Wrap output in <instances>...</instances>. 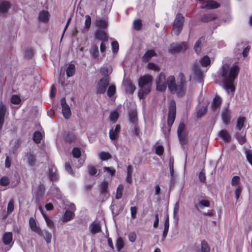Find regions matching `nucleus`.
<instances>
[{
  "label": "nucleus",
  "mask_w": 252,
  "mask_h": 252,
  "mask_svg": "<svg viewBox=\"0 0 252 252\" xmlns=\"http://www.w3.org/2000/svg\"><path fill=\"white\" fill-rule=\"evenodd\" d=\"M240 68L237 65H234L231 67L228 64H223L221 69L220 75L222 77V82L226 91L232 93L235 91L234 82L237 78Z\"/></svg>",
  "instance_id": "1"
},
{
  "label": "nucleus",
  "mask_w": 252,
  "mask_h": 252,
  "mask_svg": "<svg viewBox=\"0 0 252 252\" xmlns=\"http://www.w3.org/2000/svg\"><path fill=\"white\" fill-rule=\"evenodd\" d=\"M153 78L150 74H145L141 76L138 81L139 90L138 96L140 99H145L151 92Z\"/></svg>",
  "instance_id": "2"
},
{
  "label": "nucleus",
  "mask_w": 252,
  "mask_h": 252,
  "mask_svg": "<svg viewBox=\"0 0 252 252\" xmlns=\"http://www.w3.org/2000/svg\"><path fill=\"white\" fill-rule=\"evenodd\" d=\"M186 84L178 83L176 84L175 78L171 75L168 77V87L171 93H176L178 97H182L185 94Z\"/></svg>",
  "instance_id": "3"
},
{
  "label": "nucleus",
  "mask_w": 252,
  "mask_h": 252,
  "mask_svg": "<svg viewBox=\"0 0 252 252\" xmlns=\"http://www.w3.org/2000/svg\"><path fill=\"white\" fill-rule=\"evenodd\" d=\"M177 135L180 143L184 146L188 143V132L186 130V126L183 122L179 124L177 128Z\"/></svg>",
  "instance_id": "4"
},
{
  "label": "nucleus",
  "mask_w": 252,
  "mask_h": 252,
  "mask_svg": "<svg viewBox=\"0 0 252 252\" xmlns=\"http://www.w3.org/2000/svg\"><path fill=\"white\" fill-rule=\"evenodd\" d=\"M185 18L180 13H178L175 17L173 23L172 31L175 35H178L181 32L184 26Z\"/></svg>",
  "instance_id": "5"
},
{
  "label": "nucleus",
  "mask_w": 252,
  "mask_h": 252,
  "mask_svg": "<svg viewBox=\"0 0 252 252\" xmlns=\"http://www.w3.org/2000/svg\"><path fill=\"white\" fill-rule=\"evenodd\" d=\"M176 114V107L175 100H172L171 101L169 106V111L167 117V125L169 127V131H170V128L173 125Z\"/></svg>",
  "instance_id": "6"
},
{
  "label": "nucleus",
  "mask_w": 252,
  "mask_h": 252,
  "mask_svg": "<svg viewBox=\"0 0 252 252\" xmlns=\"http://www.w3.org/2000/svg\"><path fill=\"white\" fill-rule=\"evenodd\" d=\"M109 82L110 78L108 75H105L101 78L97 83L95 93L96 94H104L109 84Z\"/></svg>",
  "instance_id": "7"
},
{
  "label": "nucleus",
  "mask_w": 252,
  "mask_h": 252,
  "mask_svg": "<svg viewBox=\"0 0 252 252\" xmlns=\"http://www.w3.org/2000/svg\"><path fill=\"white\" fill-rule=\"evenodd\" d=\"M156 88L157 90L160 92H164L168 85V78L166 79L165 74L161 72L156 79Z\"/></svg>",
  "instance_id": "8"
},
{
  "label": "nucleus",
  "mask_w": 252,
  "mask_h": 252,
  "mask_svg": "<svg viewBox=\"0 0 252 252\" xmlns=\"http://www.w3.org/2000/svg\"><path fill=\"white\" fill-rule=\"evenodd\" d=\"M188 49V45L185 42H174L170 45L169 52L172 54L185 52Z\"/></svg>",
  "instance_id": "9"
},
{
  "label": "nucleus",
  "mask_w": 252,
  "mask_h": 252,
  "mask_svg": "<svg viewBox=\"0 0 252 252\" xmlns=\"http://www.w3.org/2000/svg\"><path fill=\"white\" fill-rule=\"evenodd\" d=\"M61 105L62 107V113L65 119L69 118L71 116V110L69 105L66 103L65 98H62L61 100Z\"/></svg>",
  "instance_id": "10"
},
{
  "label": "nucleus",
  "mask_w": 252,
  "mask_h": 252,
  "mask_svg": "<svg viewBox=\"0 0 252 252\" xmlns=\"http://www.w3.org/2000/svg\"><path fill=\"white\" fill-rule=\"evenodd\" d=\"M120 132L121 126L117 124L115 126V128H112L110 129L109 132L110 139L112 141L117 140Z\"/></svg>",
  "instance_id": "11"
},
{
  "label": "nucleus",
  "mask_w": 252,
  "mask_h": 252,
  "mask_svg": "<svg viewBox=\"0 0 252 252\" xmlns=\"http://www.w3.org/2000/svg\"><path fill=\"white\" fill-rule=\"evenodd\" d=\"M29 225L32 231L37 233L39 236H42L43 232L40 227L37 225L35 220L32 217L30 218L29 220Z\"/></svg>",
  "instance_id": "12"
},
{
  "label": "nucleus",
  "mask_w": 252,
  "mask_h": 252,
  "mask_svg": "<svg viewBox=\"0 0 252 252\" xmlns=\"http://www.w3.org/2000/svg\"><path fill=\"white\" fill-rule=\"evenodd\" d=\"M6 111V105L3 103L2 101H1L0 102V131L2 129L4 123V118Z\"/></svg>",
  "instance_id": "13"
},
{
  "label": "nucleus",
  "mask_w": 252,
  "mask_h": 252,
  "mask_svg": "<svg viewBox=\"0 0 252 252\" xmlns=\"http://www.w3.org/2000/svg\"><path fill=\"white\" fill-rule=\"evenodd\" d=\"M220 6V4L218 2L213 0H209L203 3L200 8L202 9L206 8L208 9H213L219 8Z\"/></svg>",
  "instance_id": "14"
},
{
  "label": "nucleus",
  "mask_w": 252,
  "mask_h": 252,
  "mask_svg": "<svg viewBox=\"0 0 252 252\" xmlns=\"http://www.w3.org/2000/svg\"><path fill=\"white\" fill-rule=\"evenodd\" d=\"M94 36L96 39L101 41H108V36L103 30L99 29L95 31Z\"/></svg>",
  "instance_id": "15"
},
{
  "label": "nucleus",
  "mask_w": 252,
  "mask_h": 252,
  "mask_svg": "<svg viewBox=\"0 0 252 252\" xmlns=\"http://www.w3.org/2000/svg\"><path fill=\"white\" fill-rule=\"evenodd\" d=\"M218 18V16L214 13H206L203 14L200 18V21L203 23H207L212 21Z\"/></svg>",
  "instance_id": "16"
},
{
  "label": "nucleus",
  "mask_w": 252,
  "mask_h": 252,
  "mask_svg": "<svg viewBox=\"0 0 252 252\" xmlns=\"http://www.w3.org/2000/svg\"><path fill=\"white\" fill-rule=\"evenodd\" d=\"M154 57H157V54L154 49L147 50L142 57L143 62L147 63Z\"/></svg>",
  "instance_id": "17"
},
{
  "label": "nucleus",
  "mask_w": 252,
  "mask_h": 252,
  "mask_svg": "<svg viewBox=\"0 0 252 252\" xmlns=\"http://www.w3.org/2000/svg\"><path fill=\"white\" fill-rule=\"evenodd\" d=\"M192 71L196 80L198 82H202L203 80V74L202 71L197 64H194L193 66Z\"/></svg>",
  "instance_id": "18"
},
{
  "label": "nucleus",
  "mask_w": 252,
  "mask_h": 252,
  "mask_svg": "<svg viewBox=\"0 0 252 252\" xmlns=\"http://www.w3.org/2000/svg\"><path fill=\"white\" fill-rule=\"evenodd\" d=\"M13 241V234L11 232H5L2 237V242L4 245H10Z\"/></svg>",
  "instance_id": "19"
},
{
  "label": "nucleus",
  "mask_w": 252,
  "mask_h": 252,
  "mask_svg": "<svg viewBox=\"0 0 252 252\" xmlns=\"http://www.w3.org/2000/svg\"><path fill=\"white\" fill-rule=\"evenodd\" d=\"M11 4L10 2L7 0H4L0 2V13H7L10 8Z\"/></svg>",
  "instance_id": "20"
},
{
  "label": "nucleus",
  "mask_w": 252,
  "mask_h": 252,
  "mask_svg": "<svg viewBox=\"0 0 252 252\" xmlns=\"http://www.w3.org/2000/svg\"><path fill=\"white\" fill-rule=\"evenodd\" d=\"M222 103V99L219 95L216 94L213 98L212 104V110L214 111L220 107Z\"/></svg>",
  "instance_id": "21"
},
{
  "label": "nucleus",
  "mask_w": 252,
  "mask_h": 252,
  "mask_svg": "<svg viewBox=\"0 0 252 252\" xmlns=\"http://www.w3.org/2000/svg\"><path fill=\"white\" fill-rule=\"evenodd\" d=\"M63 139L65 142L71 143L75 141L76 136L73 132H67L64 133Z\"/></svg>",
  "instance_id": "22"
},
{
  "label": "nucleus",
  "mask_w": 252,
  "mask_h": 252,
  "mask_svg": "<svg viewBox=\"0 0 252 252\" xmlns=\"http://www.w3.org/2000/svg\"><path fill=\"white\" fill-rule=\"evenodd\" d=\"M124 86L126 93L129 94H132L135 90V86L130 80L126 81L125 82Z\"/></svg>",
  "instance_id": "23"
},
{
  "label": "nucleus",
  "mask_w": 252,
  "mask_h": 252,
  "mask_svg": "<svg viewBox=\"0 0 252 252\" xmlns=\"http://www.w3.org/2000/svg\"><path fill=\"white\" fill-rule=\"evenodd\" d=\"M208 110V104L202 107H198L196 110V117L197 118H201L207 112Z\"/></svg>",
  "instance_id": "24"
},
{
  "label": "nucleus",
  "mask_w": 252,
  "mask_h": 252,
  "mask_svg": "<svg viewBox=\"0 0 252 252\" xmlns=\"http://www.w3.org/2000/svg\"><path fill=\"white\" fill-rule=\"evenodd\" d=\"M90 231L92 234H95L100 232L101 230V226L99 222H93L90 225Z\"/></svg>",
  "instance_id": "25"
},
{
  "label": "nucleus",
  "mask_w": 252,
  "mask_h": 252,
  "mask_svg": "<svg viewBox=\"0 0 252 252\" xmlns=\"http://www.w3.org/2000/svg\"><path fill=\"white\" fill-rule=\"evenodd\" d=\"M133 172V168L132 165H128L126 167V182L129 184L132 183V174Z\"/></svg>",
  "instance_id": "26"
},
{
  "label": "nucleus",
  "mask_w": 252,
  "mask_h": 252,
  "mask_svg": "<svg viewBox=\"0 0 252 252\" xmlns=\"http://www.w3.org/2000/svg\"><path fill=\"white\" fill-rule=\"evenodd\" d=\"M99 190L101 194H106L108 192V183L107 181H103L101 182Z\"/></svg>",
  "instance_id": "27"
},
{
  "label": "nucleus",
  "mask_w": 252,
  "mask_h": 252,
  "mask_svg": "<svg viewBox=\"0 0 252 252\" xmlns=\"http://www.w3.org/2000/svg\"><path fill=\"white\" fill-rule=\"evenodd\" d=\"M74 215H75L73 212H71V211L66 210L62 218V221L63 222H67L72 220L73 218Z\"/></svg>",
  "instance_id": "28"
},
{
  "label": "nucleus",
  "mask_w": 252,
  "mask_h": 252,
  "mask_svg": "<svg viewBox=\"0 0 252 252\" xmlns=\"http://www.w3.org/2000/svg\"><path fill=\"white\" fill-rule=\"evenodd\" d=\"M219 136L225 142H229L230 141L231 136L228 132L225 129H222L220 131L219 133Z\"/></svg>",
  "instance_id": "29"
},
{
  "label": "nucleus",
  "mask_w": 252,
  "mask_h": 252,
  "mask_svg": "<svg viewBox=\"0 0 252 252\" xmlns=\"http://www.w3.org/2000/svg\"><path fill=\"white\" fill-rule=\"evenodd\" d=\"M26 157H27L28 162L30 166L35 165L36 159L35 156L32 153H27L26 155Z\"/></svg>",
  "instance_id": "30"
},
{
  "label": "nucleus",
  "mask_w": 252,
  "mask_h": 252,
  "mask_svg": "<svg viewBox=\"0 0 252 252\" xmlns=\"http://www.w3.org/2000/svg\"><path fill=\"white\" fill-rule=\"evenodd\" d=\"M230 118V114L228 110L227 109L223 110L221 114V118L223 123L225 125H227L229 123Z\"/></svg>",
  "instance_id": "31"
},
{
  "label": "nucleus",
  "mask_w": 252,
  "mask_h": 252,
  "mask_svg": "<svg viewBox=\"0 0 252 252\" xmlns=\"http://www.w3.org/2000/svg\"><path fill=\"white\" fill-rule=\"evenodd\" d=\"M205 39V37L202 36L200 37L195 43L194 46V49L197 54H199L201 52V45L202 41H204Z\"/></svg>",
  "instance_id": "32"
},
{
  "label": "nucleus",
  "mask_w": 252,
  "mask_h": 252,
  "mask_svg": "<svg viewBox=\"0 0 252 252\" xmlns=\"http://www.w3.org/2000/svg\"><path fill=\"white\" fill-rule=\"evenodd\" d=\"M129 120L133 124H137V115L135 110H131L128 112Z\"/></svg>",
  "instance_id": "33"
},
{
  "label": "nucleus",
  "mask_w": 252,
  "mask_h": 252,
  "mask_svg": "<svg viewBox=\"0 0 252 252\" xmlns=\"http://www.w3.org/2000/svg\"><path fill=\"white\" fill-rule=\"evenodd\" d=\"M38 18L40 21L46 23L49 19V13L47 11H42L39 14Z\"/></svg>",
  "instance_id": "34"
},
{
  "label": "nucleus",
  "mask_w": 252,
  "mask_h": 252,
  "mask_svg": "<svg viewBox=\"0 0 252 252\" xmlns=\"http://www.w3.org/2000/svg\"><path fill=\"white\" fill-rule=\"evenodd\" d=\"M90 54L94 59H97L99 57L98 47L97 45L94 44L90 49Z\"/></svg>",
  "instance_id": "35"
},
{
  "label": "nucleus",
  "mask_w": 252,
  "mask_h": 252,
  "mask_svg": "<svg viewBox=\"0 0 252 252\" xmlns=\"http://www.w3.org/2000/svg\"><path fill=\"white\" fill-rule=\"evenodd\" d=\"M200 65L203 67H207L211 64L210 58L207 55L204 56L199 61Z\"/></svg>",
  "instance_id": "36"
},
{
  "label": "nucleus",
  "mask_w": 252,
  "mask_h": 252,
  "mask_svg": "<svg viewBox=\"0 0 252 252\" xmlns=\"http://www.w3.org/2000/svg\"><path fill=\"white\" fill-rule=\"evenodd\" d=\"M45 192V188L43 186L38 187L36 192L35 197L36 199L40 200L42 199Z\"/></svg>",
  "instance_id": "37"
},
{
  "label": "nucleus",
  "mask_w": 252,
  "mask_h": 252,
  "mask_svg": "<svg viewBox=\"0 0 252 252\" xmlns=\"http://www.w3.org/2000/svg\"><path fill=\"white\" fill-rule=\"evenodd\" d=\"M66 75L67 77H71L74 75L75 72V65L72 63L69 64L66 70Z\"/></svg>",
  "instance_id": "38"
},
{
  "label": "nucleus",
  "mask_w": 252,
  "mask_h": 252,
  "mask_svg": "<svg viewBox=\"0 0 252 252\" xmlns=\"http://www.w3.org/2000/svg\"><path fill=\"white\" fill-rule=\"evenodd\" d=\"M33 140L36 144H39L42 139V135L39 131H36L33 134Z\"/></svg>",
  "instance_id": "39"
},
{
  "label": "nucleus",
  "mask_w": 252,
  "mask_h": 252,
  "mask_svg": "<svg viewBox=\"0 0 252 252\" xmlns=\"http://www.w3.org/2000/svg\"><path fill=\"white\" fill-rule=\"evenodd\" d=\"M169 217H168V216H167V217L165 220V222H164V230H163V234H162L163 238L164 239L166 237V236L167 235L168 230H169Z\"/></svg>",
  "instance_id": "40"
},
{
  "label": "nucleus",
  "mask_w": 252,
  "mask_h": 252,
  "mask_svg": "<svg viewBox=\"0 0 252 252\" xmlns=\"http://www.w3.org/2000/svg\"><path fill=\"white\" fill-rule=\"evenodd\" d=\"M124 242L122 237H118L116 242V246L117 250L120 252L124 247Z\"/></svg>",
  "instance_id": "41"
},
{
  "label": "nucleus",
  "mask_w": 252,
  "mask_h": 252,
  "mask_svg": "<svg viewBox=\"0 0 252 252\" xmlns=\"http://www.w3.org/2000/svg\"><path fill=\"white\" fill-rule=\"evenodd\" d=\"M245 121L246 118L245 117H239L237 121L236 128L238 130H241L244 126Z\"/></svg>",
  "instance_id": "42"
},
{
  "label": "nucleus",
  "mask_w": 252,
  "mask_h": 252,
  "mask_svg": "<svg viewBox=\"0 0 252 252\" xmlns=\"http://www.w3.org/2000/svg\"><path fill=\"white\" fill-rule=\"evenodd\" d=\"M201 251L200 252L199 250L196 251V252H210V249L207 243V242L205 240H203L201 241Z\"/></svg>",
  "instance_id": "43"
},
{
  "label": "nucleus",
  "mask_w": 252,
  "mask_h": 252,
  "mask_svg": "<svg viewBox=\"0 0 252 252\" xmlns=\"http://www.w3.org/2000/svg\"><path fill=\"white\" fill-rule=\"evenodd\" d=\"M99 158L102 160H107L112 158L111 155L106 152H101L99 154Z\"/></svg>",
  "instance_id": "44"
},
{
  "label": "nucleus",
  "mask_w": 252,
  "mask_h": 252,
  "mask_svg": "<svg viewBox=\"0 0 252 252\" xmlns=\"http://www.w3.org/2000/svg\"><path fill=\"white\" fill-rule=\"evenodd\" d=\"M116 88L115 85H111L109 86L107 89V94L109 97H112L116 93Z\"/></svg>",
  "instance_id": "45"
},
{
  "label": "nucleus",
  "mask_w": 252,
  "mask_h": 252,
  "mask_svg": "<svg viewBox=\"0 0 252 252\" xmlns=\"http://www.w3.org/2000/svg\"><path fill=\"white\" fill-rule=\"evenodd\" d=\"M49 177L50 180L53 182L56 180L58 178V176L56 173V170L53 168H50L49 170Z\"/></svg>",
  "instance_id": "46"
},
{
  "label": "nucleus",
  "mask_w": 252,
  "mask_h": 252,
  "mask_svg": "<svg viewBox=\"0 0 252 252\" xmlns=\"http://www.w3.org/2000/svg\"><path fill=\"white\" fill-rule=\"evenodd\" d=\"M42 232L43 235L42 236L44 237V238L47 244L50 243L51 242L52 234L46 230H43Z\"/></svg>",
  "instance_id": "47"
},
{
  "label": "nucleus",
  "mask_w": 252,
  "mask_h": 252,
  "mask_svg": "<svg viewBox=\"0 0 252 252\" xmlns=\"http://www.w3.org/2000/svg\"><path fill=\"white\" fill-rule=\"evenodd\" d=\"M123 189V185L122 184H120L117 189V193L115 196L116 199H119L122 198Z\"/></svg>",
  "instance_id": "48"
},
{
  "label": "nucleus",
  "mask_w": 252,
  "mask_h": 252,
  "mask_svg": "<svg viewBox=\"0 0 252 252\" xmlns=\"http://www.w3.org/2000/svg\"><path fill=\"white\" fill-rule=\"evenodd\" d=\"M235 136L240 144L243 145L246 142L245 134L243 135L241 133L238 132L236 134Z\"/></svg>",
  "instance_id": "49"
},
{
  "label": "nucleus",
  "mask_w": 252,
  "mask_h": 252,
  "mask_svg": "<svg viewBox=\"0 0 252 252\" xmlns=\"http://www.w3.org/2000/svg\"><path fill=\"white\" fill-rule=\"evenodd\" d=\"M14 201L13 199H11L8 203L7 207V214L10 215L14 210Z\"/></svg>",
  "instance_id": "50"
},
{
  "label": "nucleus",
  "mask_w": 252,
  "mask_h": 252,
  "mask_svg": "<svg viewBox=\"0 0 252 252\" xmlns=\"http://www.w3.org/2000/svg\"><path fill=\"white\" fill-rule=\"evenodd\" d=\"M96 26L97 27L106 28L108 26V23L105 19H100L96 21Z\"/></svg>",
  "instance_id": "51"
},
{
  "label": "nucleus",
  "mask_w": 252,
  "mask_h": 252,
  "mask_svg": "<svg viewBox=\"0 0 252 252\" xmlns=\"http://www.w3.org/2000/svg\"><path fill=\"white\" fill-rule=\"evenodd\" d=\"M142 26V21L140 19H137L133 22V27L135 30L139 31Z\"/></svg>",
  "instance_id": "52"
},
{
  "label": "nucleus",
  "mask_w": 252,
  "mask_h": 252,
  "mask_svg": "<svg viewBox=\"0 0 252 252\" xmlns=\"http://www.w3.org/2000/svg\"><path fill=\"white\" fill-rule=\"evenodd\" d=\"M10 183V180L7 176H3L0 179V185L2 186H6Z\"/></svg>",
  "instance_id": "53"
},
{
  "label": "nucleus",
  "mask_w": 252,
  "mask_h": 252,
  "mask_svg": "<svg viewBox=\"0 0 252 252\" xmlns=\"http://www.w3.org/2000/svg\"><path fill=\"white\" fill-rule=\"evenodd\" d=\"M73 157L75 158H79L81 155L80 149L78 147H74L72 151Z\"/></svg>",
  "instance_id": "54"
},
{
  "label": "nucleus",
  "mask_w": 252,
  "mask_h": 252,
  "mask_svg": "<svg viewBox=\"0 0 252 252\" xmlns=\"http://www.w3.org/2000/svg\"><path fill=\"white\" fill-rule=\"evenodd\" d=\"M148 69L154 71H158L160 70V68L157 64H155L153 62H150L147 65Z\"/></svg>",
  "instance_id": "55"
},
{
  "label": "nucleus",
  "mask_w": 252,
  "mask_h": 252,
  "mask_svg": "<svg viewBox=\"0 0 252 252\" xmlns=\"http://www.w3.org/2000/svg\"><path fill=\"white\" fill-rule=\"evenodd\" d=\"M21 99L17 95H13L11 98V102L13 104H19L21 103Z\"/></svg>",
  "instance_id": "56"
},
{
  "label": "nucleus",
  "mask_w": 252,
  "mask_h": 252,
  "mask_svg": "<svg viewBox=\"0 0 252 252\" xmlns=\"http://www.w3.org/2000/svg\"><path fill=\"white\" fill-rule=\"evenodd\" d=\"M119 118V113L117 111H113L110 115V119L111 121L115 122Z\"/></svg>",
  "instance_id": "57"
},
{
  "label": "nucleus",
  "mask_w": 252,
  "mask_h": 252,
  "mask_svg": "<svg viewBox=\"0 0 252 252\" xmlns=\"http://www.w3.org/2000/svg\"><path fill=\"white\" fill-rule=\"evenodd\" d=\"M44 219L47 223V225L50 228L54 227V223L53 221L48 216H44Z\"/></svg>",
  "instance_id": "58"
},
{
  "label": "nucleus",
  "mask_w": 252,
  "mask_h": 252,
  "mask_svg": "<svg viewBox=\"0 0 252 252\" xmlns=\"http://www.w3.org/2000/svg\"><path fill=\"white\" fill-rule=\"evenodd\" d=\"M163 152H164V148H163V146L158 145L156 147V148L155 149V153L157 155L160 156L163 154Z\"/></svg>",
  "instance_id": "59"
},
{
  "label": "nucleus",
  "mask_w": 252,
  "mask_h": 252,
  "mask_svg": "<svg viewBox=\"0 0 252 252\" xmlns=\"http://www.w3.org/2000/svg\"><path fill=\"white\" fill-rule=\"evenodd\" d=\"M112 51L114 53H116L118 52L119 46V43L117 41H114L111 43Z\"/></svg>",
  "instance_id": "60"
},
{
  "label": "nucleus",
  "mask_w": 252,
  "mask_h": 252,
  "mask_svg": "<svg viewBox=\"0 0 252 252\" xmlns=\"http://www.w3.org/2000/svg\"><path fill=\"white\" fill-rule=\"evenodd\" d=\"M65 169L68 172V173L72 175H74V172L69 162H66L65 163Z\"/></svg>",
  "instance_id": "61"
},
{
  "label": "nucleus",
  "mask_w": 252,
  "mask_h": 252,
  "mask_svg": "<svg viewBox=\"0 0 252 252\" xmlns=\"http://www.w3.org/2000/svg\"><path fill=\"white\" fill-rule=\"evenodd\" d=\"M246 154L247 160L252 166V151L251 150H247L246 152Z\"/></svg>",
  "instance_id": "62"
},
{
  "label": "nucleus",
  "mask_w": 252,
  "mask_h": 252,
  "mask_svg": "<svg viewBox=\"0 0 252 252\" xmlns=\"http://www.w3.org/2000/svg\"><path fill=\"white\" fill-rule=\"evenodd\" d=\"M85 27L86 29H89L91 25V18L89 15H86L85 16Z\"/></svg>",
  "instance_id": "63"
},
{
  "label": "nucleus",
  "mask_w": 252,
  "mask_h": 252,
  "mask_svg": "<svg viewBox=\"0 0 252 252\" xmlns=\"http://www.w3.org/2000/svg\"><path fill=\"white\" fill-rule=\"evenodd\" d=\"M199 181L202 182L204 183L205 182L206 180V176H205V172L204 170H202L201 172L199 173Z\"/></svg>",
  "instance_id": "64"
}]
</instances>
